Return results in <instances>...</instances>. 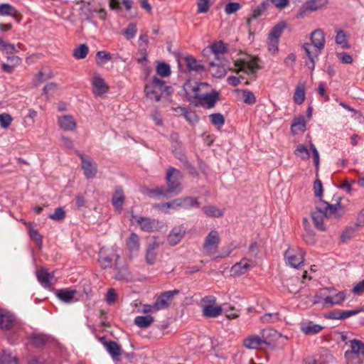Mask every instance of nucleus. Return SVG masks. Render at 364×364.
Here are the masks:
<instances>
[{
    "label": "nucleus",
    "mask_w": 364,
    "mask_h": 364,
    "mask_svg": "<svg viewBox=\"0 0 364 364\" xmlns=\"http://www.w3.org/2000/svg\"><path fill=\"white\" fill-rule=\"evenodd\" d=\"M257 264V263L255 260L248 259L247 257H243L240 262L232 266L230 272L232 275L239 277L245 274L248 271L255 268Z\"/></svg>",
    "instance_id": "9"
},
{
    "label": "nucleus",
    "mask_w": 364,
    "mask_h": 364,
    "mask_svg": "<svg viewBox=\"0 0 364 364\" xmlns=\"http://www.w3.org/2000/svg\"><path fill=\"white\" fill-rule=\"evenodd\" d=\"M65 211L62 208H58L55 209L53 214L50 215V218L53 220H61L65 218Z\"/></svg>",
    "instance_id": "64"
},
{
    "label": "nucleus",
    "mask_w": 364,
    "mask_h": 364,
    "mask_svg": "<svg viewBox=\"0 0 364 364\" xmlns=\"http://www.w3.org/2000/svg\"><path fill=\"white\" fill-rule=\"evenodd\" d=\"M6 58L8 63H4L1 67L4 71L8 73H11L14 71V68L21 63L22 60L20 57L15 55L14 54L7 55Z\"/></svg>",
    "instance_id": "23"
},
{
    "label": "nucleus",
    "mask_w": 364,
    "mask_h": 364,
    "mask_svg": "<svg viewBox=\"0 0 364 364\" xmlns=\"http://www.w3.org/2000/svg\"><path fill=\"white\" fill-rule=\"evenodd\" d=\"M294 154L304 161H306L310 158V154L308 149L303 144H299L294 150Z\"/></svg>",
    "instance_id": "45"
},
{
    "label": "nucleus",
    "mask_w": 364,
    "mask_h": 364,
    "mask_svg": "<svg viewBox=\"0 0 364 364\" xmlns=\"http://www.w3.org/2000/svg\"><path fill=\"white\" fill-rule=\"evenodd\" d=\"M81 161L82 168L84 171V174L87 178H93L95 177L97 172V164L92 160L87 159L85 154H79Z\"/></svg>",
    "instance_id": "12"
},
{
    "label": "nucleus",
    "mask_w": 364,
    "mask_h": 364,
    "mask_svg": "<svg viewBox=\"0 0 364 364\" xmlns=\"http://www.w3.org/2000/svg\"><path fill=\"white\" fill-rule=\"evenodd\" d=\"M89 52V48L87 45L81 44L74 50L73 56L78 60L84 59L86 58Z\"/></svg>",
    "instance_id": "46"
},
{
    "label": "nucleus",
    "mask_w": 364,
    "mask_h": 364,
    "mask_svg": "<svg viewBox=\"0 0 364 364\" xmlns=\"http://www.w3.org/2000/svg\"><path fill=\"white\" fill-rule=\"evenodd\" d=\"M350 349L349 351L358 355L364 359V343L359 340L353 339L350 341Z\"/></svg>",
    "instance_id": "33"
},
{
    "label": "nucleus",
    "mask_w": 364,
    "mask_h": 364,
    "mask_svg": "<svg viewBox=\"0 0 364 364\" xmlns=\"http://www.w3.org/2000/svg\"><path fill=\"white\" fill-rule=\"evenodd\" d=\"M235 67L236 68L235 72H243L247 74L254 73L257 69V63L255 59L250 61L244 60H237L235 62Z\"/></svg>",
    "instance_id": "14"
},
{
    "label": "nucleus",
    "mask_w": 364,
    "mask_h": 364,
    "mask_svg": "<svg viewBox=\"0 0 364 364\" xmlns=\"http://www.w3.org/2000/svg\"><path fill=\"white\" fill-rule=\"evenodd\" d=\"M306 129V122L304 117L301 116L295 118L291 127V132L296 134L299 132H304Z\"/></svg>",
    "instance_id": "35"
},
{
    "label": "nucleus",
    "mask_w": 364,
    "mask_h": 364,
    "mask_svg": "<svg viewBox=\"0 0 364 364\" xmlns=\"http://www.w3.org/2000/svg\"><path fill=\"white\" fill-rule=\"evenodd\" d=\"M310 40L311 43H304L302 48L309 59V63H306V65L312 70L314 69L316 60L325 46L324 32L320 28L315 29L310 35Z\"/></svg>",
    "instance_id": "3"
},
{
    "label": "nucleus",
    "mask_w": 364,
    "mask_h": 364,
    "mask_svg": "<svg viewBox=\"0 0 364 364\" xmlns=\"http://www.w3.org/2000/svg\"><path fill=\"white\" fill-rule=\"evenodd\" d=\"M58 124L65 131H73L76 128V122L71 115H64L58 118Z\"/></svg>",
    "instance_id": "24"
},
{
    "label": "nucleus",
    "mask_w": 364,
    "mask_h": 364,
    "mask_svg": "<svg viewBox=\"0 0 364 364\" xmlns=\"http://www.w3.org/2000/svg\"><path fill=\"white\" fill-rule=\"evenodd\" d=\"M136 31L137 28L136 24L131 23L123 30L122 34L127 40H131L135 36Z\"/></svg>",
    "instance_id": "50"
},
{
    "label": "nucleus",
    "mask_w": 364,
    "mask_h": 364,
    "mask_svg": "<svg viewBox=\"0 0 364 364\" xmlns=\"http://www.w3.org/2000/svg\"><path fill=\"white\" fill-rule=\"evenodd\" d=\"M336 36L335 38L336 43L340 45L342 48L348 49L350 46L348 42V36L346 33L341 29L336 31Z\"/></svg>",
    "instance_id": "36"
},
{
    "label": "nucleus",
    "mask_w": 364,
    "mask_h": 364,
    "mask_svg": "<svg viewBox=\"0 0 364 364\" xmlns=\"http://www.w3.org/2000/svg\"><path fill=\"white\" fill-rule=\"evenodd\" d=\"M176 109H180L181 114L184 115L185 118L190 123L193 124L198 122L199 119L195 112H189L186 108L181 107H176Z\"/></svg>",
    "instance_id": "44"
},
{
    "label": "nucleus",
    "mask_w": 364,
    "mask_h": 364,
    "mask_svg": "<svg viewBox=\"0 0 364 364\" xmlns=\"http://www.w3.org/2000/svg\"><path fill=\"white\" fill-rule=\"evenodd\" d=\"M126 246L130 252H138L140 249L139 235L135 232H132L126 240Z\"/></svg>",
    "instance_id": "26"
},
{
    "label": "nucleus",
    "mask_w": 364,
    "mask_h": 364,
    "mask_svg": "<svg viewBox=\"0 0 364 364\" xmlns=\"http://www.w3.org/2000/svg\"><path fill=\"white\" fill-rule=\"evenodd\" d=\"M100 340L106 348V350L114 359H117L121 355L122 348L117 342L113 341H105V338H101Z\"/></svg>",
    "instance_id": "21"
},
{
    "label": "nucleus",
    "mask_w": 364,
    "mask_h": 364,
    "mask_svg": "<svg viewBox=\"0 0 364 364\" xmlns=\"http://www.w3.org/2000/svg\"><path fill=\"white\" fill-rule=\"evenodd\" d=\"M240 8L241 6L239 3L230 2L225 5V12L226 14L230 15L236 13Z\"/></svg>",
    "instance_id": "55"
},
{
    "label": "nucleus",
    "mask_w": 364,
    "mask_h": 364,
    "mask_svg": "<svg viewBox=\"0 0 364 364\" xmlns=\"http://www.w3.org/2000/svg\"><path fill=\"white\" fill-rule=\"evenodd\" d=\"M285 27V22L281 21L278 23L271 29L268 34V37L279 40Z\"/></svg>",
    "instance_id": "37"
},
{
    "label": "nucleus",
    "mask_w": 364,
    "mask_h": 364,
    "mask_svg": "<svg viewBox=\"0 0 364 364\" xmlns=\"http://www.w3.org/2000/svg\"><path fill=\"white\" fill-rule=\"evenodd\" d=\"M154 321V317L150 315L136 316L134 321V323L141 328L149 327Z\"/></svg>",
    "instance_id": "34"
},
{
    "label": "nucleus",
    "mask_w": 364,
    "mask_h": 364,
    "mask_svg": "<svg viewBox=\"0 0 364 364\" xmlns=\"http://www.w3.org/2000/svg\"><path fill=\"white\" fill-rule=\"evenodd\" d=\"M185 62L189 70L201 73L205 71V67L191 55L185 57Z\"/></svg>",
    "instance_id": "28"
},
{
    "label": "nucleus",
    "mask_w": 364,
    "mask_h": 364,
    "mask_svg": "<svg viewBox=\"0 0 364 364\" xmlns=\"http://www.w3.org/2000/svg\"><path fill=\"white\" fill-rule=\"evenodd\" d=\"M345 359L347 364H363L361 357L349 350L345 352Z\"/></svg>",
    "instance_id": "47"
},
{
    "label": "nucleus",
    "mask_w": 364,
    "mask_h": 364,
    "mask_svg": "<svg viewBox=\"0 0 364 364\" xmlns=\"http://www.w3.org/2000/svg\"><path fill=\"white\" fill-rule=\"evenodd\" d=\"M267 6V3L265 1H263L262 3H261V4L259 6L254 9L252 10V15L250 16V18H248L247 19V24L248 26H250V24L252 20L257 19V18L261 16L262 14V12L266 10Z\"/></svg>",
    "instance_id": "41"
},
{
    "label": "nucleus",
    "mask_w": 364,
    "mask_h": 364,
    "mask_svg": "<svg viewBox=\"0 0 364 364\" xmlns=\"http://www.w3.org/2000/svg\"><path fill=\"white\" fill-rule=\"evenodd\" d=\"M0 363L1 364H18V360L11 353L4 351L0 356Z\"/></svg>",
    "instance_id": "48"
},
{
    "label": "nucleus",
    "mask_w": 364,
    "mask_h": 364,
    "mask_svg": "<svg viewBox=\"0 0 364 364\" xmlns=\"http://www.w3.org/2000/svg\"><path fill=\"white\" fill-rule=\"evenodd\" d=\"M76 294V291L70 289H59L56 295L61 301L69 303L71 302Z\"/></svg>",
    "instance_id": "32"
},
{
    "label": "nucleus",
    "mask_w": 364,
    "mask_h": 364,
    "mask_svg": "<svg viewBox=\"0 0 364 364\" xmlns=\"http://www.w3.org/2000/svg\"><path fill=\"white\" fill-rule=\"evenodd\" d=\"M169 89L171 87L166 86L164 80L154 77L151 82L145 85L144 92L148 98L159 102L164 92H166L169 94Z\"/></svg>",
    "instance_id": "5"
},
{
    "label": "nucleus",
    "mask_w": 364,
    "mask_h": 364,
    "mask_svg": "<svg viewBox=\"0 0 364 364\" xmlns=\"http://www.w3.org/2000/svg\"><path fill=\"white\" fill-rule=\"evenodd\" d=\"M323 326L314 323L313 321L304 323L301 326V331L306 335H314L322 331Z\"/></svg>",
    "instance_id": "29"
},
{
    "label": "nucleus",
    "mask_w": 364,
    "mask_h": 364,
    "mask_svg": "<svg viewBox=\"0 0 364 364\" xmlns=\"http://www.w3.org/2000/svg\"><path fill=\"white\" fill-rule=\"evenodd\" d=\"M47 341V338L43 335L33 334L30 338L31 344L36 347L43 346Z\"/></svg>",
    "instance_id": "49"
},
{
    "label": "nucleus",
    "mask_w": 364,
    "mask_h": 364,
    "mask_svg": "<svg viewBox=\"0 0 364 364\" xmlns=\"http://www.w3.org/2000/svg\"><path fill=\"white\" fill-rule=\"evenodd\" d=\"M124 200L125 197L122 188L119 187L116 188L112 196V203L117 211L120 212L122 210Z\"/></svg>",
    "instance_id": "22"
},
{
    "label": "nucleus",
    "mask_w": 364,
    "mask_h": 364,
    "mask_svg": "<svg viewBox=\"0 0 364 364\" xmlns=\"http://www.w3.org/2000/svg\"><path fill=\"white\" fill-rule=\"evenodd\" d=\"M113 258L109 255H105L101 250L100 253L99 262L103 269L110 267L112 264Z\"/></svg>",
    "instance_id": "51"
},
{
    "label": "nucleus",
    "mask_w": 364,
    "mask_h": 364,
    "mask_svg": "<svg viewBox=\"0 0 364 364\" xmlns=\"http://www.w3.org/2000/svg\"><path fill=\"white\" fill-rule=\"evenodd\" d=\"M159 247V243L156 242H154L151 244H149L146 253V262L147 264L152 265L155 263L156 259V250Z\"/></svg>",
    "instance_id": "31"
},
{
    "label": "nucleus",
    "mask_w": 364,
    "mask_h": 364,
    "mask_svg": "<svg viewBox=\"0 0 364 364\" xmlns=\"http://www.w3.org/2000/svg\"><path fill=\"white\" fill-rule=\"evenodd\" d=\"M181 172L173 168L168 167L166 175V181L168 187V191L172 193L178 194L181 191V179L182 178Z\"/></svg>",
    "instance_id": "6"
},
{
    "label": "nucleus",
    "mask_w": 364,
    "mask_h": 364,
    "mask_svg": "<svg viewBox=\"0 0 364 364\" xmlns=\"http://www.w3.org/2000/svg\"><path fill=\"white\" fill-rule=\"evenodd\" d=\"M180 203L181 199L177 198L173 200L172 202L164 203L160 205L161 210H164V208H172L174 210H178L180 208Z\"/></svg>",
    "instance_id": "56"
},
{
    "label": "nucleus",
    "mask_w": 364,
    "mask_h": 364,
    "mask_svg": "<svg viewBox=\"0 0 364 364\" xmlns=\"http://www.w3.org/2000/svg\"><path fill=\"white\" fill-rule=\"evenodd\" d=\"M344 212L343 206L339 203L331 205L327 202L321 201L312 211L311 218L316 228L320 231H325L326 228L323 223L324 220L329 218L338 220Z\"/></svg>",
    "instance_id": "1"
},
{
    "label": "nucleus",
    "mask_w": 364,
    "mask_h": 364,
    "mask_svg": "<svg viewBox=\"0 0 364 364\" xmlns=\"http://www.w3.org/2000/svg\"><path fill=\"white\" fill-rule=\"evenodd\" d=\"M356 232V228L355 227H349L347 228L341 235V240L343 242H346L347 240L351 239Z\"/></svg>",
    "instance_id": "57"
},
{
    "label": "nucleus",
    "mask_w": 364,
    "mask_h": 364,
    "mask_svg": "<svg viewBox=\"0 0 364 364\" xmlns=\"http://www.w3.org/2000/svg\"><path fill=\"white\" fill-rule=\"evenodd\" d=\"M136 223L140 226L142 231L148 232L154 231L157 225V223L155 220L145 217L139 218Z\"/></svg>",
    "instance_id": "25"
},
{
    "label": "nucleus",
    "mask_w": 364,
    "mask_h": 364,
    "mask_svg": "<svg viewBox=\"0 0 364 364\" xmlns=\"http://www.w3.org/2000/svg\"><path fill=\"white\" fill-rule=\"evenodd\" d=\"M12 122V117L9 114H0V125L1 127L8 128Z\"/></svg>",
    "instance_id": "58"
},
{
    "label": "nucleus",
    "mask_w": 364,
    "mask_h": 364,
    "mask_svg": "<svg viewBox=\"0 0 364 364\" xmlns=\"http://www.w3.org/2000/svg\"><path fill=\"white\" fill-rule=\"evenodd\" d=\"M210 50H211L213 54L214 55L215 58L218 61L221 60V58H222V56L223 55V54L228 51V48H227L226 46L222 41H218V42L213 43L210 46ZM219 64H222V62H220Z\"/></svg>",
    "instance_id": "30"
},
{
    "label": "nucleus",
    "mask_w": 364,
    "mask_h": 364,
    "mask_svg": "<svg viewBox=\"0 0 364 364\" xmlns=\"http://www.w3.org/2000/svg\"><path fill=\"white\" fill-rule=\"evenodd\" d=\"M186 234V228L181 225L175 226L168 235V242L171 246L177 245Z\"/></svg>",
    "instance_id": "17"
},
{
    "label": "nucleus",
    "mask_w": 364,
    "mask_h": 364,
    "mask_svg": "<svg viewBox=\"0 0 364 364\" xmlns=\"http://www.w3.org/2000/svg\"><path fill=\"white\" fill-rule=\"evenodd\" d=\"M243 346L248 349H259L263 344L269 346V343L265 339L257 335H252L246 337L243 340Z\"/></svg>",
    "instance_id": "16"
},
{
    "label": "nucleus",
    "mask_w": 364,
    "mask_h": 364,
    "mask_svg": "<svg viewBox=\"0 0 364 364\" xmlns=\"http://www.w3.org/2000/svg\"><path fill=\"white\" fill-rule=\"evenodd\" d=\"M309 148L312 151L313 154V159L314 162V166L316 167V169L318 171V166H319V154L318 150L316 149V146L312 142H310L309 144Z\"/></svg>",
    "instance_id": "62"
},
{
    "label": "nucleus",
    "mask_w": 364,
    "mask_h": 364,
    "mask_svg": "<svg viewBox=\"0 0 364 364\" xmlns=\"http://www.w3.org/2000/svg\"><path fill=\"white\" fill-rule=\"evenodd\" d=\"M218 92L213 91L204 92L203 96L196 102V105H200L208 109L213 108L218 100Z\"/></svg>",
    "instance_id": "15"
},
{
    "label": "nucleus",
    "mask_w": 364,
    "mask_h": 364,
    "mask_svg": "<svg viewBox=\"0 0 364 364\" xmlns=\"http://www.w3.org/2000/svg\"><path fill=\"white\" fill-rule=\"evenodd\" d=\"M237 92H241L243 97V101L245 104L248 105H253L256 102V98L254 95V94L249 91V90H237Z\"/></svg>",
    "instance_id": "53"
},
{
    "label": "nucleus",
    "mask_w": 364,
    "mask_h": 364,
    "mask_svg": "<svg viewBox=\"0 0 364 364\" xmlns=\"http://www.w3.org/2000/svg\"><path fill=\"white\" fill-rule=\"evenodd\" d=\"M346 292L342 291L336 294L326 296L323 298L318 296V300H316L315 303H322L323 306L331 307L332 306L341 304L346 299Z\"/></svg>",
    "instance_id": "10"
},
{
    "label": "nucleus",
    "mask_w": 364,
    "mask_h": 364,
    "mask_svg": "<svg viewBox=\"0 0 364 364\" xmlns=\"http://www.w3.org/2000/svg\"><path fill=\"white\" fill-rule=\"evenodd\" d=\"M23 44L18 43L16 45L9 43L0 38V50L6 53L7 55H13L18 53L21 50Z\"/></svg>",
    "instance_id": "20"
},
{
    "label": "nucleus",
    "mask_w": 364,
    "mask_h": 364,
    "mask_svg": "<svg viewBox=\"0 0 364 364\" xmlns=\"http://www.w3.org/2000/svg\"><path fill=\"white\" fill-rule=\"evenodd\" d=\"M305 86L303 84L299 85L294 93L293 100L296 104L301 105L305 100Z\"/></svg>",
    "instance_id": "40"
},
{
    "label": "nucleus",
    "mask_w": 364,
    "mask_h": 364,
    "mask_svg": "<svg viewBox=\"0 0 364 364\" xmlns=\"http://www.w3.org/2000/svg\"><path fill=\"white\" fill-rule=\"evenodd\" d=\"M16 322L15 316L5 309H0V328L9 330L11 328Z\"/></svg>",
    "instance_id": "18"
},
{
    "label": "nucleus",
    "mask_w": 364,
    "mask_h": 364,
    "mask_svg": "<svg viewBox=\"0 0 364 364\" xmlns=\"http://www.w3.org/2000/svg\"><path fill=\"white\" fill-rule=\"evenodd\" d=\"M213 0H199L197 3L198 13H207Z\"/></svg>",
    "instance_id": "54"
},
{
    "label": "nucleus",
    "mask_w": 364,
    "mask_h": 364,
    "mask_svg": "<svg viewBox=\"0 0 364 364\" xmlns=\"http://www.w3.org/2000/svg\"><path fill=\"white\" fill-rule=\"evenodd\" d=\"M202 210L208 217L220 218L223 215V210L215 205H205L203 207Z\"/></svg>",
    "instance_id": "38"
},
{
    "label": "nucleus",
    "mask_w": 364,
    "mask_h": 364,
    "mask_svg": "<svg viewBox=\"0 0 364 364\" xmlns=\"http://www.w3.org/2000/svg\"><path fill=\"white\" fill-rule=\"evenodd\" d=\"M184 90L188 96L191 98H194L197 101L203 96L204 92H207L210 86L206 82H191L188 81L184 84Z\"/></svg>",
    "instance_id": "8"
},
{
    "label": "nucleus",
    "mask_w": 364,
    "mask_h": 364,
    "mask_svg": "<svg viewBox=\"0 0 364 364\" xmlns=\"http://www.w3.org/2000/svg\"><path fill=\"white\" fill-rule=\"evenodd\" d=\"M202 314L205 318H216L225 312V317L229 319H236L240 316L237 312L228 314V310H235V307L230 304H223V306H216V298L214 296H206L201 299Z\"/></svg>",
    "instance_id": "2"
},
{
    "label": "nucleus",
    "mask_w": 364,
    "mask_h": 364,
    "mask_svg": "<svg viewBox=\"0 0 364 364\" xmlns=\"http://www.w3.org/2000/svg\"><path fill=\"white\" fill-rule=\"evenodd\" d=\"M305 252L299 247H289L284 253L286 263L294 267L299 268L304 264Z\"/></svg>",
    "instance_id": "7"
},
{
    "label": "nucleus",
    "mask_w": 364,
    "mask_h": 364,
    "mask_svg": "<svg viewBox=\"0 0 364 364\" xmlns=\"http://www.w3.org/2000/svg\"><path fill=\"white\" fill-rule=\"evenodd\" d=\"M220 242V235L215 230H211L206 236L203 248L205 253L208 256H213L216 258H224L228 257L232 252V249H229L225 254L220 255H215L218 252L219 244Z\"/></svg>",
    "instance_id": "4"
},
{
    "label": "nucleus",
    "mask_w": 364,
    "mask_h": 364,
    "mask_svg": "<svg viewBox=\"0 0 364 364\" xmlns=\"http://www.w3.org/2000/svg\"><path fill=\"white\" fill-rule=\"evenodd\" d=\"M156 73L161 77H168L171 74L170 66L165 63H161L156 66Z\"/></svg>",
    "instance_id": "52"
},
{
    "label": "nucleus",
    "mask_w": 364,
    "mask_h": 364,
    "mask_svg": "<svg viewBox=\"0 0 364 364\" xmlns=\"http://www.w3.org/2000/svg\"><path fill=\"white\" fill-rule=\"evenodd\" d=\"M29 235H30V237L33 240H34L38 245H39V246L42 245V242H43L42 237L39 234V232H38L37 230H35L33 228H30Z\"/></svg>",
    "instance_id": "60"
},
{
    "label": "nucleus",
    "mask_w": 364,
    "mask_h": 364,
    "mask_svg": "<svg viewBox=\"0 0 364 364\" xmlns=\"http://www.w3.org/2000/svg\"><path fill=\"white\" fill-rule=\"evenodd\" d=\"M279 40L269 38H267L268 50L272 54H275L278 51Z\"/></svg>",
    "instance_id": "59"
},
{
    "label": "nucleus",
    "mask_w": 364,
    "mask_h": 364,
    "mask_svg": "<svg viewBox=\"0 0 364 364\" xmlns=\"http://www.w3.org/2000/svg\"><path fill=\"white\" fill-rule=\"evenodd\" d=\"M327 4L326 0H310L304 4L306 10L314 11H316Z\"/></svg>",
    "instance_id": "42"
},
{
    "label": "nucleus",
    "mask_w": 364,
    "mask_h": 364,
    "mask_svg": "<svg viewBox=\"0 0 364 364\" xmlns=\"http://www.w3.org/2000/svg\"><path fill=\"white\" fill-rule=\"evenodd\" d=\"M92 91L95 97H102L106 94L109 87L105 80L99 75L95 74L91 81Z\"/></svg>",
    "instance_id": "11"
},
{
    "label": "nucleus",
    "mask_w": 364,
    "mask_h": 364,
    "mask_svg": "<svg viewBox=\"0 0 364 364\" xmlns=\"http://www.w3.org/2000/svg\"><path fill=\"white\" fill-rule=\"evenodd\" d=\"M179 294V290L174 289L161 293L154 302L159 311L168 308L171 299Z\"/></svg>",
    "instance_id": "13"
},
{
    "label": "nucleus",
    "mask_w": 364,
    "mask_h": 364,
    "mask_svg": "<svg viewBox=\"0 0 364 364\" xmlns=\"http://www.w3.org/2000/svg\"><path fill=\"white\" fill-rule=\"evenodd\" d=\"M279 314L278 313H268L265 314L261 317V321L263 323H269V322H274L279 321Z\"/></svg>",
    "instance_id": "61"
},
{
    "label": "nucleus",
    "mask_w": 364,
    "mask_h": 364,
    "mask_svg": "<svg viewBox=\"0 0 364 364\" xmlns=\"http://www.w3.org/2000/svg\"><path fill=\"white\" fill-rule=\"evenodd\" d=\"M209 119L213 125L220 129L225 124V118L220 113H215L209 115Z\"/></svg>",
    "instance_id": "43"
},
{
    "label": "nucleus",
    "mask_w": 364,
    "mask_h": 364,
    "mask_svg": "<svg viewBox=\"0 0 364 364\" xmlns=\"http://www.w3.org/2000/svg\"><path fill=\"white\" fill-rule=\"evenodd\" d=\"M0 16H11L18 22L21 21L18 11L9 4H0Z\"/></svg>",
    "instance_id": "27"
},
{
    "label": "nucleus",
    "mask_w": 364,
    "mask_h": 364,
    "mask_svg": "<svg viewBox=\"0 0 364 364\" xmlns=\"http://www.w3.org/2000/svg\"><path fill=\"white\" fill-rule=\"evenodd\" d=\"M180 199V207L186 209L193 207H199L200 205V203L198 201V198L194 197H186Z\"/></svg>",
    "instance_id": "39"
},
{
    "label": "nucleus",
    "mask_w": 364,
    "mask_h": 364,
    "mask_svg": "<svg viewBox=\"0 0 364 364\" xmlns=\"http://www.w3.org/2000/svg\"><path fill=\"white\" fill-rule=\"evenodd\" d=\"M150 192L155 195L163 196L166 198L169 197L170 194L172 193L171 191H168V187L166 188L164 187H156Z\"/></svg>",
    "instance_id": "63"
},
{
    "label": "nucleus",
    "mask_w": 364,
    "mask_h": 364,
    "mask_svg": "<svg viewBox=\"0 0 364 364\" xmlns=\"http://www.w3.org/2000/svg\"><path fill=\"white\" fill-rule=\"evenodd\" d=\"M36 276L41 284L45 287L48 288L52 285L51 280L54 277L53 273H50L48 269L41 267L36 272Z\"/></svg>",
    "instance_id": "19"
}]
</instances>
